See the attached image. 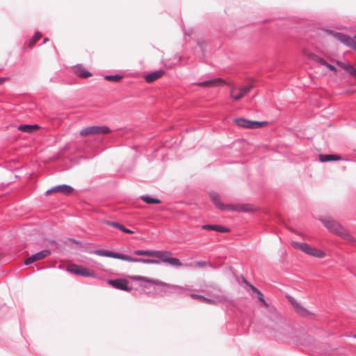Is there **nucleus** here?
<instances>
[{
  "mask_svg": "<svg viewBox=\"0 0 356 356\" xmlns=\"http://www.w3.org/2000/svg\"><path fill=\"white\" fill-rule=\"evenodd\" d=\"M350 47L354 49L356 51V42H355V40L354 41V42L353 43L352 46Z\"/></svg>",
  "mask_w": 356,
  "mask_h": 356,
  "instance_id": "obj_36",
  "label": "nucleus"
},
{
  "mask_svg": "<svg viewBox=\"0 0 356 356\" xmlns=\"http://www.w3.org/2000/svg\"><path fill=\"white\" fill-rule=\"evenodd\" d=\"M236 125L240 127L250 129V120L242 118H238L234 120Z\"/></svg>",
  "mask_w": 356,
  "mask_h": 356,
  "instance_id": "obj_23",
  "label": "nucleus"
},
{
  "mask_svg": "<svg viewBox=\"0 0 356 356\" xmlns=\"http://www.w3.org/2000/svg\"><path fill=\"white\" fill-rule=\"evenodd\" d=\"M354 38H355V39H356V35L354 36Z\"/></svg>",
  "mask_w": 356,
  "mask_h": 356,
  "instance_id": "obj_44",
  "label": "nucleus"
},
{
  "mask_svg": "<svg viewBox=\"0 0 356 356\" xmlns=\"http://www.w3.org/2000/svg\"><path fill=\"white\" fill-rule=\"evenodd\" d=\"M253 88V85L250 83L246 86H242L238 88L239 93L237 95H234L233 92L236 89L235 87L232 88L230 90V97L233 99L238 101L243 98L245 95H246Z\"/></svg>",
  "mask_w": 356,
  "mask_h": 356,
  "instance_id": "obj_12",
  "label": "nucleus"
},
{
  "mask_svg": "<svg viewBox=\"0 0 356 356\" xmlns=\"http://www.w3.org/2000/svg\"><path fill=\"white\" fill-rule=\"evenodd\" d=\"M325 67L328 68L330 71H332L334 72H336L337 71V67L334 65L329 64L328 63H327Z\"/></svg>",
  "mask_w": 356,
  "mask_h": 356,
  "instance_id": "obj_33",
  "label": "nucleus"
},
{
  "mask_svg": "<svg viewBox=\"0 0 356 356\" xmlns=\"http://www.w3.org/2000/svg\"><path fill=\"white\" fill-rule=\"evenodd\" d=\"M354 337L356 339V334L354 335Z\"/></svg>",
  "mask_w": 356,
  "mask_h": 356,
  "instance_id": "obj_43",
  "label": "nucleus"
},
{
  "mask_svg": "<svg viewBox=\"0 0 356 356\" xmlns=\"http://www.w3.org/2000/svg\"><path fill=\"white\" fill-rule=\"evenodd\" d=\"M94 254L106 257H111L113 259H118L122 261H126L132 263H143L147 264H160L161 262L168 264L171 266L181 267L184 266H192L191 264H183L181 261L175 257H172V253L168 250H135L134 254L135 255H146L149 257H155L154 259H144L132 257L125 254L115 252L108 250L97 249L93 250Z\"/></svg>",
  "mask_w": 356,
  "mask_h": 356,
  "instance_id": "obj_1",
  "label": "nucleus"
},
{
  "mask_svg": "<svg viewBox=\"0 0 356 356\" xmlns=\"http://www.w3.org/2000/svg\"><path fill=\"white\" fill-rule=\"evenodd\" d=\"M225 81L221 78H215L209 80L198 81L195 84L202 87H214L220 84H225Z\"/></svg>",
  "mask_w": 356,
  "mask_h": 356,
  "instance_id": "obj_13",
  "label": "nucleus"
},
{
  "mask_svg": "<svg viewBox=\"0 0 356 356\" xmlns=\"http://www.w3.org/2000/svg\"><path fill=\"white\" fill-rule=\"evenodd\" d=\"M202 229L216 231L220 233H227L230 230L229 228L220 225H211L206 224L202 226Z\"/></svg>",
  "mask_w": 356,
  "mask_h": 356,
  "instance_id": "obj_17",
  "label": "nucleus"
},
{
  "mask_svg": "<svg viewBox=\"0 0 356 356\" xmlns=\"http://www.w3.org/2000/svg\"><path fill=\"white\" fill-rule=\"evenodd\" d=\"M123 78V76L121 74H109L104 76V79L108 81L118 82L120 81Z\"/></svg>",
  "mask_w": 356,
  "mask_h": 356,
  "instance_id": "obj_25",
  "label": "nucleus"
},
{
  "mask_svg": "<svg viewBox=\"0 0 356 356\" xmlns=\"http://www.w3.org/2000/svg\"><path fill=\"white\" fill-rule=\"evenodd\" d=\"M164 74L165 71L163 70H159L154 72H151L145 76V80L147 83H152L162 77Z\"/></svg>",
  "mask_w": 356,
  "mask_h": 356,
  "instance_id": "obj_15",
  "label": "nucleus"
},
{
  "mask_svg": "<svg viewBox=\"0 0 356 356\" xmlns=\"http://www.w3.org/2000/svg\"><path fill=\"white\" fill-rule=\"evenodd\" d=\"M328 33L340 42L343 43L344 45L348 47H350L355 41V38H352L349 35L343 33L335 32L332 30L328 31Z\"/></svg>",
  "mask_w": 356,
  "mask_h": 356,
  "instance_id": "obj_9",
  "label": "nucleus"
},
{
  "mask_svg": "<svg viewBox=\"0 0 356 356\" xmlns=\"http://www.w3.org/2000/svg\"><path fill=\"white\" fill-rule=\"evenodd\" d=\"M51 191L56 193H60L64 195H69L72 193L74 188L67 184L57 185L51 188Z\"/></svg>",
  "mask_w": 356,
  "mask_h": 356,
  "instance_id": "obj_16",
  "label": "nucleus"
},
{
  "mask_svg": "<svg viewBox=\"0 0 356 356\" xmlns=\"http://www.w3.org/2000/svg\"><path fill=\"white\" fill-rule=\"evenodd\" d=\"M122 232L124 233H127V234H133L134 233V231H132L128 228H126L124 226L123 227Z\"/></svg>",
  "mask_w": 356,
  "mask_h": 356,
  "instance_id": "obj_35",
  "label": "nucleus"
},
{
  "mask_svg": "<svg viewBox=\"0 0 356 356\" xmlns=\"http://www.w3.org/2000/svg\"><path fill=\"white\" fill-rule=\"evenodd\" d=\"M40 128L38 124H23L18 126L17 129L22 132L31 134Z\"/></svg>",
  "mask_w": 356,
  "mask_h": 356,
  "instance_id": "obj_21",
  "label": "nucleus"
},
{
  "mask_svg": "<svg viewBox=\"0 0 356 356\" xmlns=\"http://www.w3.org/2000/svg\"><path fill=\"white\" fill-rule=\"evenodd\" d=\"M111 132V129L107 126H89L81 129L79 134L81 136H86L95 134H106Z\"/></svg>",
  "mask_w": 356,
  "mask_h": 356,
  "instance_id": "obj_7",
  "label": "nucleus"
},
{
  "mask_svg": "<svg viewBox=\"0 0 356 356\" xmlns=\"http://www.w3.org/2000/svg\"><path fill=\"white\" fill-rule=\"evenodd\" d=\"M336 64L337 65V66L346 71L356 80V68L353 65L346 64L345 63L340 60H337Z\"/></svg>",
  "mask_w": 356,
  "mask_h": 356,
  "instance_id": "obj_18",
  "label": "nucleus"
},
{
  "mask_svg": "<svg viewBox=\"0 0 356 356\" xmlns=\"http://www.w3.org/2000/svg\"><path fill=\"white\" fill-rule=\"evenodd\" d=\"M291 302L292 305L294 307V308L298 312H302L305 311V309L299 302H298L296 300L292 299L291 300Z\"/></svg>",
  "mask_w": 356,
  "mask_h": 356,
  "instance_id": "obj_31",
  "label": "nucleus"
},
{
  "mask_svg": "<svg viewBox=\"0 0 356 356\" xmlns=\"http://www.w3.org/2000/svg\"><path fill=\"white\" fill-rule=\"evenodd\" d=\"M109 285L113 288L125 291H130L131 288L129 286V282L124 278H117L114 280H109L108 281Z\"/></svg>",
  "mask_w": 356,
  "mask_h": 356,
  "instance_id": "obj_10",
  "label": "nucleus"
},
{
  "mask_svg": "<svg viewBox=\"0 0 356 356\" xmlns=\"http://www.w3.org/2000/svg\"><path fill=\"white\" fill-rule=\"evenodd\" d=\"M316 61L323 66H325L327 63V62L325 59L321 57H318Z\"/></svg>",
  "mask_w": 356,
  "mask_h": 356,
  "instance_id": "obj_32",
  "label": "nucleus"
},
{
  "mask_svg": "<svg viewBox=\"0 0 356 356\" xmlns=\"http://www.w3.org/2000/svg\"><path fill=\"white\" fill-rule=\"evenodd\" d=\"M134 280H141L145 282L153 284L157 286H163L165 289L163 291L165 293H175L177 294H184L185 291H188L189 289L179 285L170 284H168L157 280L150 279L146 277H143L140 275H136L132 277Z\"/></svg>",
  "mask_w": 356,
  "mask_h": 356,
  "instance_id": "obj_3",
  "label": "nucleus"
},
{
  "mask_svg": "<svg viewBox=\"0 0 356 356\" xmlns=\"http://www.w3.org/2000/svg\"><path fill=\"white\" fill-rule=\"evenodd\" d=\"M140 199L145 203L149 204H159L161 200L159 198L151 197L148 195H143L140 196Z\"/></svg>",
  "mask_w": 356,
  "mask_h": 356,
  "instance_id": "obj_24",
  "label": "nucleus"
},
{
  "mask_svg": "<svg viewBox=\"0 0 356 356\" xmlns=\"http://www.w3.org/2000/svg\"><path fill=\"white\" fill-rule=\"evenodd\" d=\"M342 158L341 156L338 154H320L319 155V161L322 163L330 162V161H337L341 160Z\"/></svg>",
  "mask_w": 356,
  "mask_h": 356,
  "instance_id": "obj_20",
  "label": "nucleus"
},
{
  "mask_svg": "<svg viewBox=\"0 0 356 356\" xmlns=\"http://www.w3.org/2000/svg\"><path fill=\"white\" fill-rule=\"evenodd\" d=\"M143 286L144 287H147V285H146V284H143Z\"/></svg>",
  "mask_w": 356,
  "mask_h": 356,
  "instance_id": "obj_42",
  "label": "nucleus"
},
{
  "mask_svg": "<svg viewBox=\"0 0 356 356\" xmlns=\"http://www.w3.org/2000/svg\"><path fill=\"white\" fill-rule=\"evenodd\" d=\"M267 122L266 121H253L250 120V129H258L260 128L263 124H266Z\"/></svg>",
  "mask_w": 356,
  "mask_h": 356,
  "instance_id": "obj_28",
  "label": "nucleus"
},
{
  "mask_svg": "<svg viewBox=\"0 0 356 356\" xmlns=\"http://www.w3.org/2000/svg\"><path fill=\"white\" fill-rule=\"evenodd\" d=\"M195 266H197V267H201V268H203V267H205V266H210L213 268H215V266L213 264H212L210 262H208V261H196L195 262V264H194Z\"/></svg>",
  "mask_w": 356,
  "mask_h": 356,
  "instance_id": "obj_29",
  "label": "nucleus"
},
{
  "mask_svg": "<svg viewBox=\"0 0 356 356\" xmlns=\"http://www.w3.org/2000/svg\"><path fill=\"white\" fill-rule=\"evenodd\" d=\"M6 79L4 77H0V84H1Z\"/></svg>",
  "mask_w": 356,
  "mask_h": 356,
  "instance_id": "obj_38",
  "label": "nucleus"
},
{
  "mask_svg": "<svg viewBox=\"0 0 356 356\" xmlns=\"http://www.w3.org/2000/svg\"><path fill=\"white\" fill-rule=\"evenodd\" d=\"M74 243H78L77 241H76L75 240H72Z\"/></svg>",
  "mask_w": 356,
  "mask_h": 356,
  "instance_id": "obj_41",
  "label": "nucleus"
},
{
  "mask_svg": "<svg viewBox=\"0 0 356 356\" xmlns=\"http://www.w3.org/2000/svg\"><path fill=\"white\" fill-rule=\"evenodd\" d=\"M49 40V39L48 38H45L44 39V40H43L42 44H45V43H47Z\"/></svg>",
  "mask_w": 356,
  "mask_h": 356,
  "instance_id": "obj_39",
  "label": "nucleus"
},
{
  "mask_svg": "<svg viewBox=\"0 0 356 356\" xmlns=\"http://www.w3.org/2000/svg\"><path fill=\"white\" fill-rule=\"evenodd\" d=\"M209 197L212 202L215 204L216 208H218L220 211H237L245 213L250 212L252 211V209L249 208L248 206L223 204L220 201L219 194L215 191H212L209 193Z\"/></svg>",
  "mask_w": 356,
  "mask_h": 356,
  "instance_id": "obj_4",
  "label": "nucleus"
},
{
  "mask_svg": "<svg viewBox=\"0 0 356 356\" xmlns=\"http://www.w3.org/2000/svg\"><path fill=\"white\" fill-rule=\"evenodd\" d=\"M51 251L47 249L42 250L32 254L31 257L26 258L24 260V263L25 265H29L35 261L41 260L49 257L51 254Z\"/></svg>",
  "mask_w": 356,
  "mask_h": 356,
  "instance_id": "obj_11",
  "label": "nucleus"
},
{
  "mask_svg": "<svg viewBox=\"0 0 356 356\" xmlns=\"http://www.w3.org/2000/svg\"><path fill=\"white\" fill-rule=\"evenodd\" d=\"M42 37V34L39 31H35L33 36L29 41V46L33 47Z\"/></svg>",
  "mask_w": 356,
  "mask_h": 356,
  "instance_id": "obj_27",
  "label": "nucleus"
},
{
  "mask_svg": "<svg viewBox=\"0 0 356 356\" xmlns=\"http://www.w3.org/2000/svg\"><path fill=\"white\" fill-rule=\"evenodd\" d=\"M189 296L193 298V299H195V300H200V298H201V295H199V294H196V293H190Z\"/></svg>",
  "mask_w": 356,
  "mask_h": 356,
  "instance_id": "obj_34",
  "label": "nucleus"
},
{
  "mask_svg": "<svg viewBox=\"0 0 356 356\" xmlns=\"http://www.w3.org/2000/svg\"><path fill=\"white\" fill-rule=\"evenodd\" d=\"M54 192V191H51V188L48 189L47 191H46V195H49L51 193Z\"/></svg>",
  "mask_w": 356,
  "mask_h": 356,
  "instance_id": "obj_37",
  "label": "nucleus"
},
{
  "mask_svg": "<svg viewBox=\"0 0 356 356\" xmlns=\"http://www.w3.org/2000/svg\"><path fill=\"white\" fill-rule=\"evenodd\" d=\"M291 302L292 305L294 307V308L298 312H302L305 311V309L299 302H298L296 300L292 299L291 300Z\"/></svg>",
  "mask_w": 356,
  "mask_h": 356,
  "instance_id": "obj_30",
  "label": "nucleus"
},
{
  "mask_svg": "<svg viewBox=\"0 0 356 356\" xmlns=\"http://www.w3.org/2000/svg\"><path fill=\"white\" fill-rule=\"evenodd\" d=\"M200 300L202 302H204L215 304L216 302H227L228 299L225 296H216L215 299H211V298H209L204 297V296L201 295V298H200Z\"/></svg>",
  "mask_w": 356,
  "mask_h": 356,
  "instance_id": "obj_19",
  "label": "nucleus"
},
{
  "mask_svg": "<svg viewBox=\"0 0 356 356\" xmlns=\"http://www.w3.org/2000/svg\"><path fill=\"white\" fill-rule=\"evenodd\" d=\"M292 246L296 250H300L309 255L314 256L317 258H322L325 255L322 250L313 248L305 243L293 241Z\"/></svg>",
  "mask_w": 356,
  "mask_h": 356,
  "instance_id": "obj_6",
  "label": "nucleus"
},
{
  "mask_svg": "<svg viewBox=\"0 0 356 356\" xmlns=\"http://www.w3.org/2000/svg\"><path fill=\"white\" fill-rule=\"evenodd\" d=\"M270 321L268 330L276 340H283L284 337L289 335L290 327L283 317L277 314H272Z\"/></svg>",
  "mask_w": 356,
  "mask_h": 356,
  "instance_id": "obj_2",
  "label": "nucleus"
},
{
  "mask_svg": "<svg viewBox=\"0 0 356 356\" xmlns=\"http://www.w3.org/2000/svg\"><path fill=\"white\" fill-rule=\"evenodd\" d=\"M73 72L79 77L86 79L92 76V73L88 71L82 65L79 64L72 67Z\"/></svg>",
  "mask_w": 356,
  "mask_h": 356,
  "instance_id": "obj_14",
  "label": "nucleus"
},
{
  "mask_svg": "<svg viewBox=\"0 0 356 356\" xmlns=\"http://www.w3.org/2000/svg\"><path fill=\"white\" fill-rule=\"evenodd\" d=\"M102 222L105 225H109V226H111L113 227H115V228H117V229H119L120 230L122 231L124 225L118 222H114V221H111V220H104L102 221Z\"/></svg>",
  "mask_w": 356,
  "mask_h": 356,
  "instance_id": "obj_26",
  "label": "nucleus"
},
{
  "mask_svg": "<svg viewBox=\"0 0 356 356\" xmlns=\"http://www.w3.org/2000/svg\"><path fill=\"white\" fill-rule=\"evenodd\" d=\"M323 224L329 229L331 232L343 236L345 239L351 241L353 237L348 233L341 225L335 220L330 218H324L321 220Z\"/></svg>",
  "mask_w": 356,
  "mask_h": 356,
  "instance_id": "obj_5",
  "label": "nucleus"
},
{
  "mask_svg": "<svg viewBox=\"0 0 356 356\" xmlns=\"http://www.w3.org/2000/svg\"><path fill=\"white\" fill-rule=\"evenodd\" d=\"M250 286L252 292L257 294L258 300L262 302L263 305L268 308L269 307V304L264 299L263 293L254 286L252 284H250Z\"/></svg>",
  "mask_w": 356,
  "mask_h": 356,
  "instance_id": "obj_22",
  "label": "nucleus"
},
{
  "mask_svg": "<svg viewBox=\"0 0 356 356\" xmlns=\"http://www.w3.org/2000/svg\"><path fill=\"white\" fill-rule=\"evenodd\" d=\"M67 270L75 275H81L84 277H95L96 273L93 270H90L87 268L83 267L77 264H72L70 267L67 268Z\"/></svg>",
  "mask_w": 356,
  "mask_h": 356,
  "instance_id": "obj_8",
  "label": "nucleus"
},
{
  "mask_svg": "<svg viewBox=\"0 0 356 356\" xmlns=\"http://www.w3.org/2000/svg\"><path fill=\"white\" fill-rule=\"evenodd\" d=\"M243 281H244L245 283H246V284L248 283L245 278H243Z\"/></svg>",
  "mask_w": 356,
  "mask_h": 356,
  "instance_id": "obj_40",
  "label": "nucleus"
}]
</instances>
